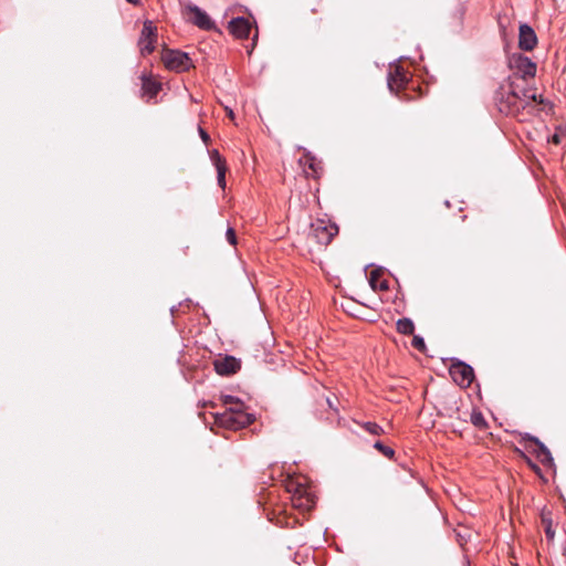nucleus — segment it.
Returning <instances> with one entry per match:
<instances>
[{"instance_id": "nucleus-31", "label": "nucleus", "mask_w": 566, "mask_h": 566, "mask_svg": "<svg viewBox=\"0 0 566 566\" xmlns=\"http://www.w3.org/2000/svg\"><path fill=\"white\" fill-rule=\"evenodd\" d=\"M228 115H229L231 118H233V116H234L233 111H232V109H229Z\"/></svg>"}, {"instance_id": "nucleus-15", "label": "nucleus", "mask_w": 566, "mask_h": 566, "mask_svg": "<svg viewBox=\"0 0 566 566\" xmlns=\"http://www.w3.org/2000/svg\"><path fill=\"white\" fill-rule=\"evenodd\" d=\"M142 88L149 97H155L161 90V83L150 76H142Z\"/></svg>"}, {"instance_id": "nucleus-21", "label": "nucleus", "mask_w": 566, "mask_h": 566, "mask_svg": "<svg viewBox=\"0 0 566 566\" xmlns=\"http://www.w3.org/2000/svg\"><path fill=\"white\" fill-rule=\"evenodd\" d=\"M471 422L479 429H484L488 426L482 412L480 411L472 412Z\"/></svg>"}, {"instance_id": "nucleus-6", "label": "nucleus", "mask_w": 566, "mask_h": 566, "mask_svg": "<svg viewBox=\"0 0 566 566\" xmlns=\"http://www.w3.org/2000/svg\"><path fill=\"white\" fill-rule=\"evenodd\" d=\"M450 375L453 380L461 387H469L474 379L473 368L460 360L452 363L450 367Z\"/></svg>"}, {"instance_id": "nucleus-17", "label": "nucleus", "mask_w": 566, "mask_h": 566, "mask_svg": "<svg viewBox=\"0 0 566 566\" xmlns=\"http://www.w3.org/2000/svg\"><path fill=\"white\" fill-rule=\"evenodd\" d=\"M397 332L402 335H412L415 332L413 322L408 317L399 318L396 323Z\"/></svg>"}, {"instance_id": "nucleus-3", "label": "nucleus", "mask_w": 566, "mask_h": 566, "mask_svg": "<svg viewBox=\"0 0 566 566\" xmlns=\"http://www.w3.org/2000/svg\"><path fill=\"white\" fill-rule=\"evenodd\" d=\"M521 443H523L524 448L533 453L542 464L551 465L553 463L554 459L551 451L538 438L530 433H523Z\"/></svg>"}, {"instance_id": "nucleus-11", "label": "nucleus", "mask_w": 566, "mask_h": 566, "mask_svg": "<svg viewBox=\"0 0 566 566\" xmlns=\"http://www.w3.org/2000/svg\"><path fill=\"white\" fill-rule=\"evenodd\" d=\"M407 74L403 72V69L399 65H396L394 71H390L388 73L387 84L391 92L402 88L407 84Z\"/></svg>"}, {"instance_id": "nucleus-12", "label": "nucleus", "mask_w": 566, "mask_h": 566, "mask_svg": "<svg viewBox=\"0 0 566 566\" xmlns=\"http://www.w3.org/2000/svg\"><path fill=\"white\" fill-rule=\"evenodd\" d=\"M338 233V228L336 224L329 226H317L314 229V237L316 238V242L322 245H328L332 239Z\"/></svg>"}, {"instance_id": "nucleus-18", "label": "nucleus", "mask_w": 566, "mask_h": 566, "mask_svg": "<svg viewBox=\"0 0 566 566\" xmlns=\"http://www.w3.org/2000/svg\"><path fill=\"white\" fill-rule=\"evenodd\" d=\"M355 422L371 436L379 437L385 433L384 428L376 422H371V421H365V422L355 421Z\"/></svg>"}, {"instance_id": "nucleus-13", "label": "nucleus", "mask_w": 566, "mask_h": 566, "mask_svg": "<svg viewBox=\"0 0 566 566\" xmlns=\"http://www.w3.org/2000/svg\"><path fill=\"white\" fill-rule=\"evenodd\" d=\"M211 160L217 169V181L221 188L226 187V172L227 163L226 159L219 154L218 150L211 153Z\"/></svg>"}, {"instance_id": "nucleus-26", "label": "nucleus", "mask_w": 566, "mask_h": 566, "mask_svg": "<svg viewBox=\"0 0 566 566\" xmlns=\"http://www.w3.org/2000/svg\"><path fill=\"white\" fill-rule=\"evenodd\" d=\"M543 522L546 524L545 526V534L547 536V538H554V535H555V532L553 531V527H552V522H547L546 520H543Z\"/></svg>"}, {"instance_id": "nucleus-4", "label": "nucleus", "mask_w": 566, "mask_h": 566, "mask_svg": "<svg viewBox=\"0 0 566 566\" xmlns=\"http://www.w3.org/2000/svg\"><path fill=\"white\" fill-rule=\"evenodd\" d=\"M161 60L166 69L175 72H185L192 66L189 55L179 50H165Z\"/></svg>"}, {"instance_id": "nucleus-23", "label": "nucleus", "mask_w": 566, "mask_h": 566, "mask_svg": "<svg viewBox=\"0 0 566 566\" xmlns=\"http://www.w3.org/2000/svg\"><path fill=\"white\" fill-rule=\"evenodd\" d=\"M412 346L421 353H423L426 350L424 339L419 335L413 336Z\"/></svg>"}, {"instance_id": "nucleus-9", "label": "nucleus", "mask_w": 566, "mask_h": 566, "mask_svg": "<svg viewBox=\"0 0 566 566\" xmlns=\"http://www.w3.org/2000/svg\"><path fill=\"white\" fill-rule=\"evenodd\" d=\"M537 35L534 29L527 23L520 24L518 48L523 51H532L537 45Z\"/></svg>"}, {"instance_id": "nucleus-25", "label": "nucleus", "mask_w": 566, "mask_h": 566, "mask_svg": "<svg viewBox=\"0 0 566 566\" xmlns=\"http://www.w3.org/2000/svg\"><path fill=\"white\" fill-rule=\"evenodd\" d=\"M235 399L239 398L231 395H224L221 397L223 405L229 407H235Z\"/></svg>"}, {"instance_id": "nucleus-30", "label": "nucleus", "mask_w": 566, "mask_h": 566, "mask_svg": "<svg viewBox=\"0 0 566 566\" xmlns=\"http://www.w3.org/2000/svg\"><path fill=\"white\" fill-rule=\"evenodd\" d=\"M126 1L132 4H138L140 0H126Z\"/></svg>"}, {"instance_id": "nucleus-28", "label": "nucleus", "mask_w": 566, "mask_h": 566, "mask_svg": "<svg viewBox=\"0 0 566 566\" xmlns=\"http://www.w3.org/2000/svg\"><path fill=\"white\" fill-rule=\"evenodd\" d=\"M310 168L313 170V171H316V164H315V160L314 158H310Z\"/></svg>"}, {"instance_id": "nucleus-10", "label": "nucleus", "mask_w": 566, "mask_h": 566, "mask_svg": "<svg viewBox=\"0 0 566 566\" xmlns=\"http://www.w3.org/2000/svg\"><path fill=\"white\" fill-rule=\"evenodd\" d=\"M228 29L238 39H248L251 31V23L243 17H238L229 22Z\"/></svg>"}, {"instance_id": "nucleus-16", "label": "nucleus", "mask_w": 566, "mask_h": 566, "mask_svg": "<svg viewBox=\"0 0 566 566\" xmlns=\"http://www.w3.org/2000/svg\"><path fill=\"white\" fill-rule=\"evenodd\" d=\"M139 40H157V27L151 21L144 22Z\"/></svg>"}, {"instance_id": "nucleus-20", "label": "nucleus", "mask_w": 566, "mask_h": 566, "mask_svg": "<svg viewBox=\"0 0 566 566\" xmlns=\"http://www.w3.org/2000/svg\"><path fill=\"white\" fill-rule=\"evenodd\" d=\"M374 448L376 450H378L380 453H382L386 458L388 459H392L394 455H395V450L388 446H385L382 442L380 441H376L374 443Z\"/></svg>"}, {"instance_id": "nucleus-27", "label": "nucleus", "mask_w": 566, "mask_h": 566, "mask_svg": "<svg viewBox=\"0 0 566 566\" xmlns=\"http://www.w3.org/2000/svg\"><path fill=\"white\" fill-rule=\"evenodd\" d=\"M198 132H199L200 138L207 145L210 142L209 134L203 128H201L200 126L198 128Z\"/></svg>"}, {"instance_id": "nucleus-2", "label": "nucleus", "mask_w": 566, "mask_h": 566, "mask_svg": "<svg viewBox=\"0 0 566 566\" xmlns=\"http://www.w3.org/2000/svg\"><path fill=\"white\" fill-rule=\"evenodd\" d=\"M253 421V415L244 410L240 399H235V407H228L224 412L216 415V422L230 430H239Z\"/></svg>"}, {"instance_id": "nucleus-8", "label": "nucleus", "mask_w": 566, "mask_h": 566, "mask_svg": "<svg viewBox=\"0 0 566 566\" xmlns=\"http://www.w3.org/2000/svg\"><path fill=\"white\" fill-rule=\"evenodd\" d=\"M213 367L218 375L230 376L241 368V361L234 356L226 355L214 359Z\"/></svg>"}, {"instance_id": "nucleus-24", "label": "nucleus", "mask_w": 566, "mask_h": 566, "mask_svg": "<svg viewBox=\"0 0 566 566\" xmlns=\"http://www.w3.org/2000/svg\"><path fill=\"white\" fill-rule=\"evenodd\" d=\"M336 401H337V398H332V397H329V396H327V397H325V398H324V402H325L326 407H327L329 410L334 411V413H336V415H337V413H338V408H337V406H336Z\"/></svg>"}, {"instance_id": "nucleus-19", "label": "nucleus", "mask_w": 566, "mask_h": 566, "mask_svg": "<svg viewBox=\"0 0 566 566\" xmlns=\"http://www.w3.org/2000/svg\"><path fill=\"white\" fill-rule=\"evenodd\" d=\"M155 42L156 40H143L138 41L139 50L143 55H148L154 52L155 50Z\"/></svg>"}, {"instance_id": "nucleus-7", "label": "nucleus", "mask_w": 566, "mask_h": 566, "mask_svg": "<svg viewBox=\"0 0 566 566\" xmlns=\"http://www.w3.org/2000/svg\"><path fill=\"white\" fill-rule=\"evenodd\" d=\"M185 9H186L187 13L191 14L189 20L196 27H198L201 30H206V31H210V30L214 29V22L198 6L188 3V4H186Z\"/></svg>"}, {"instance_id": "nucleus-29", "label": "nucleus", "mask_w": 566, "mask_h": 566, "mask_svg": "<svg viewBox=\"0 0 566 566\" xmlns=\"http://www.w3.org/2000/svg\"><path fill=\"white\" fill-rule=\"evenodd\" d=\"M552 140H553V143H554V144H558V143H559V137H558V135H556V134H555V135L553 136Z\"/></svg>"}, {"instance_id": "nucleus-22", "label": "nucleus", "mask_w": 566, "mask_h": 566, "mask_svg": "<svg viewBox=\"0 0 566 566\" xmlns=\"http://www.w3.org/2000/svg\"><path fill=\"white\" fill-rule=\"evenodd\" d=\"M226 239H227V242L230 245H237L238 244L237 234H235V231H234V229L232 227H228L227 228Z\"/></svg>"}, {"instance_id": "nucleus-14", "label": "nucleus", "mask_w": 566, "mask_h": 566, "mask_svg": "<svg viewBox=\"0 0 566 566\" xmlns=\"http://www.w3.org/2000/svg\"><path fill=\"white\" fill-rule=\"evenodd\" d=\"M368 282L374 291H387L389 289L388 281L382 279V271L380 269L370 270Z\"/></svg>"}, {"instance_id": "nucleus-5", "label": "nucleus", "mask_w": 566, "mask_h": 566, "mask_svg": "<svg viewBox=\"0 0 566 566\" xmlns=\"http://www.w3.org/2000/svg\"><path fill=\"white\" fill-rule=\"evenodd\" d=\"M509 66L524 80L534 77L537 69L536 63L522 53H513L509 57Z\"/></svg>"}, {"instance_id": "nucleus-1", "label": "nucleus", "mask_w": 566, "mask_h": 566, "mask_svg": "<svg viewBox=\"0 0 566 566\" xmlns=\"http://www.w3.org/2000/svg\"><path fill=\"white\" fill-rule=\"evenodd\" d=\"M534 102H537L535 93L520 88L510 78L503 82L494 93V103L497 109L505 115L517 116L521 111Z\"/></svg>"}]
</instances>
